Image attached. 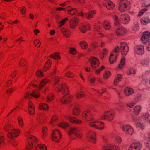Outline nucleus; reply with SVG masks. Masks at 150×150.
Listing matches in <instances>:
<instances>
[{
  "mask_svg": "<svg viewBox=\"0 0 150 150\" xmlns=\"http://www.w3.org/2000/svg\"><path fill=\"white\" fill-rule=\"evenodd\" d=\"M141 40L143 43L146 44L150 40V33L146 31L142 34Z\"/></svg>",
  "mask_w": 150,
  "mask_h": 150,
  "instance_id": "7",
  "label": "nucleus"
},
{
  "mask_svg": "<svg viewBox=\"0 0 150 150\" xmlns=\"http://www.w3.org/2000/svg\"><path fill=\"white\" fill-rule=\"evenodd\" d=\"M47 130V128L45 126L42 128V133L45 136L47 135V134L46 133Z\"/></svg>",
  "mask_w": 150,
  "mask_h": 150,
  "instance_id": "63",
  "label": "nucleus"
},
{
  "mask_svg": "<svg viewBox=\"0 0 150 150\" xmlns=\"http://www.w3.org/2000/svg\"><path fill=\"white\" fill-rule=\"evenodd\" d=\"M145 144L146 146L150 149V138H147L145 139Z\"/></svg>",
  "mask_w": 150,
  "mask_h": 150,
  "instance_id": "52",
  "label": "nucleus"
},
{
  "mask_svg": "<svg viewBox=\"0 0 150 150\" xmlns=\"http://www.w3.org/2000/svg\"><path fill=\"white\" fill-rule=\"evenodd\" d=\"M127 32V30L122 27H120L116 29L114 31V34L117 36H122L124 35Z\"/></svg>",
  "mask_w": 150,
  "mask_h": 150,
  "instance_id": "9",
  "label": "nucleus"
},
{
  "mask_svg": "<svg viewBox=\"0 0 150 150\" xmlns=\"http://www.w3.org/2000/svg\"><path fill=\"white\" fill-rule=\"evenodd\" d=\"M35 46L36 47H39L41 45V42L40 40L38 39L35 40L34 42Z\"/></svg>",
  "mask_w": 150,
  "mask_h": 150,
  "instance_id": "57",
  "label": "nucleus"
},
{
  "mask_svg": "<svg viewBox=\"0 0 150 150\" xmlns=\"http://www.w3.org/2000/svg\"><path fill=\"white\" fill-rule=\"evenodd\" d=\"M113 19L114 20V24L115 25H120L118 16L115 15H114L113 16Z\"/></svg>",
  "mask_w": 150,
  "mask_h": 150,
  "instance_id": "42",
  "label": "nucleus"
},
{
  "mask_svg": "<svg viewBox=\"0 0 150 150\" xmlns=\"http://www.w3.org/2000/svg\"><path fill=\"white\" fill-rule=\"evenodd\" d=\"M35 150H47V148L44 144H40L36 146Z\"/></svg>",
  "mask_w": 150,
  "mask_h": 150,
  "instance_id": "31",
  "label": "nucleus"
},
{
  "mask_svg": "<svg viewBox=\"0 0 150 150\" xmlns=\"http://www.w3.org/2000/svg\"><path fill=\"white\" fill-rule=\"evenodd\" d=\"M69 52L73 55H74L76 53V49L73 47L70 48Z\"/></svg>",
  "mask_w": 150,
  "mask_h": 150,
  "instance_id": "56",
  "label": "nucleus"
},
{
  "mask_svg": "<svg viewBox=\"0 0 150 150\" xmlns=\"http://www.w3.org/2000/svg\"><path fill=\"white\" fill-rule=\"evenodd\" d=\"M135 125L137 127L139 128L142 130H143L145 128L144 125L139 122H136Z\"/></svg>",
  "mask_w": 150,
  "mask_h": 150,
  "instance_id": "46",
  "label": "nucleus"
},
{
  "mask_svg": "<svg viewBox=\"0 0 150 150\" xmlns=\"http://www.w3.org/2000/svg\"><path fill=\"white\" fill-rule=\"evenodd\" d=\"M26 60L23 58L20 61L19 64V65L21 67L25 66V69H27L28 68V67L27 66H26Z\"/></svg>",
  "mask_w": 150,
  "mask_h": 150,
  "instance_id": "40",
  "label": "nucleus"
},
{
  "mask_svg": "<svg viewBox=\"0 0 150 150\" xmlns=\"http://www.w3.org/2000/svg\"><path fill=\"white\" fill-rule=\"evenodd\" d=\"M5 139L4 136H0V147H1L5 144Z\"/></svg>",
  "mask_w": 150,
  "mask_h": 150,
  "instance_id": "50",
  "label": "nucleus"
},
{
  "mask_svg": "<svg viewBox=\"0 0 150 150\" xmlns=\"http://www.w3.org/2000/svg\"><path fill=\"white\" fill-rule=\"evenodd\" d=\"M63 84L62 85H60L58 86L55 88V91L57 92H59L60 91H62V89Z\"/></svg>",
  "mask_w": 150,
  "mask_h": 150,
  "instance_id": "61",
  "label": "nucleus"
},
{
  "mask_svg": "<svg viewBox=\"0 0 150 150\" xmlns=\"http://www.w3.org/2000/svg\"><path fill=\"white\" fill-rule=\"evenodd\" d=\"M105 69V67L103 65L98 69L95 71V73L97 74H98L100 72L103 70Z\"/></svg>",
  "mask_w": 150,
  "mask_h": 150,
  "instance_id": "54",
  "label": "nucleus"
},
{
  "mask_svg": "<svg viewBox=\"0 0 150 150\" xmlns=\"http://www.w3.org/2000/svg\"><path fill=\"white\" fill-rule=\"evenodd\" d=\"M114 55L112 53L110 54L109 57V61L110 63L112 64L114 63L116 60V57H113Z\"/></svg>",
  "mask_w": 150,
  "mask_h": 150,
  "instance_id": "48",
  "label": "nucleus"
},
{
  "mask_svg": "<svg viewBox=\"0 0 150 150\" xmlns=\"http://www.w3.org/2000/svg\"><path fill=\"white\" fill-rule=\"evenodd\" d=\"M31 96L35 98H38L40 96L39 92L37 90L33 91L30 93Z\"/></svg>",
  "mask_w": 150,
  "mask_h": 150,
  "instance_id": "33",
  "label": "nucleus"
},
{
  "mask_svg": "<svg viewBox=\"0 0 150 150\" xmlns=\"http://www.w3.org/2000/svg\"><path fill=\"white\" fill-rule=\"evenodd\" d=\"M123 131L126 132L127 134L131 135L134 132V130L133 128L130 126H124L122 128Z\"/></svg>",
  "mask_w": 150,
  "mask_h": 150,
  "instance_id": "18",
  "label": "nucleus"
},
{
  "mask_svg": "<svg viewBox=\"0 0 150 150\" xmlns=\"http://www.w3.org/2000/svg\"><path fill=\"white\" fill-rule=\"evenodd\" d=\"M96 13V11L95 10H90L88 11L87 13L80 12L79 13V15L82 16L83 18L89 19L93 18V16L95 15Z\"/></svg>",
  "mask_w": 150,
  "mask_h": 150,
  "instance_id": "3",
  "label": "nucleus"
},
{
  "mask_svg": "<svg viewBox=\"0 0 150 150\" xmlns=\"http://www.w3.org/2000/svg\"><path fill=\"white\" fill-rule=\"evenodd\" d=\"M134 92V90L133 89L128 87H125L124 90V93L127 96L132 94Z\"/></svg>",
  "mask_w": 150,
  "mask_h": 150,
  "instance_id": "23",
  "label": "nucleus"
},
{
  "mask_svg": "<svg viewBox=\"0 0 150 150\" xmlns=\"http://www.w3.org/2000/svg\"><path fill=\"white\" fill-rule=\"evenodd\" d=\"M88 125L90 127L100 130L103 129L104 127L103 123L100 121H96L89 122H88Z\"/></svg>",
  "mask_w": 150,
  "mask_h": 150,
  "instance_id": "1",
  "label": "nucleus"
},
{
  "mask_svg": "<svg viewBox=\"0 0 150 150\" xmlns=\"http://www.w3.org/2000/svg\"><path fill=\"white\" fill-rule=\"evenodd\" d=\"M80 45L82 48L83 49H87L88 47V44L84 41H81L80 43Z\"/></svg>",
  "mask_w": 150,
  "mask_h": 150,
  "instance_id": "44",
  "label": "nucleus"
},
{
  "mask_svg": "<svg viewBox=\"0 0 150 150\" xmlns=\"http://www.w3.org/2000/svg\"><path fill=\"white\" fill-rule=\"evenodd\" d=\"M110 23L108 21H105L103 23V26L104 28L107 30H110L111 29V26L110 25Z\"/></svg>",
  "mask_w": 150,
  "mask_h": 150,
  "instance_id": "28",
  "label": "nucleus"
},
{
  "mask_svg": "<svg viewBox=\"0 0 150 150\" xmlns=\"http://www.w3.org/2000/svg\"><path fill=\"white\" fill-rule=\"evenodd\" d=\"M49 81L48 79H44L42 80L40 83L38 88L40 90H41L45 85Z\"/></svg>",
  "mask_w": 150,
  "mask_h": 150,
  "instance_id": "27",
  "label": "nucleus"
},
{
  "mask_svg": "<svg viewBox=\"0 0 150 150\" xmlns=\"http://www.w3.org/2000/svg\"><path fill=\"white\" fill-rule=\"evenodd\" d=\"M61 31L62 33H63L64 35L65 36L67 37H69L70 35L67 33L68 31L67 30L64 28H62L61 30Z\"/></svg>",
  "mask_w": 150,
  "mask_h": 150,
  "instance_id": "43",
  "label": "nucleus"
},
{
  "mask_svg": "<svg viewBox=\"0 0 150 150\" xmlns=\"http://www.w3.org/2000/svg\"><path fill=\"white\" fill-rule=\"evenodd\" d=\"M89 26L88 25H83L80 28V30L83 33H85L86 31L89 29Z\"/></svg>",
  "mask_w": 150,
  "mask_h": 150,
  "instance_id": "35",
  "label": "nucleus"
},
{
  "mask_svg": "<svg viewBox=\"0 0 150 150\" xmlns=\"http://www.w3.org/2000/svg\"><path fill=\"white\" fill-rule=\"evenodd\" d=\"M66 10L68 12V13L70 15H73L77 12V10L75 8H73L70 6L66 8Z\"/></svg>",
  "mask_w": 150,
  "mask_h": 150,
  "instance_id": "29",
  "label": "nucleus"
},
{
  "mask_svg": "<svg viewBox=\"0 0 150 150\" xmlns=\"http://www.w3.org/2000/svg\"><path fill=\"white\" fill-rule=\"evenodd\" d=\"M74 134L76 137L79 138H81L82 137V133L78 130H77L76 132Z\"/></svg>",
  "mask_w": 150,
  "mask_h": 150,
  "instance_id": "53",
  "label": "nucleus"
},
{
  "mask_svg": "<svg viewBox=\"0 0 150 150\" xmlns=\"http://www.w3.org/2000/svg\"><path fill=\"white\" fill-rule=\"evenodd\" d=\"M140 118L143 121L150 123V115L148 113H145L142 114L140 116Z\"/></svg>",
  "mask_w": 150,
  "mask_h": 150,
  "instance_id": "20",
  "label": "nucleus"
},
{
  "mask_svg": "<svg viewBox=\"0 0 150 150\" xmlns=\"http://www.w3.org/2000/svg\"><path fill=\"white\" fill-rule=\"evenodd\" d=\"M51 63L52 61L50 60H48L44 66L43 69V71H46L49 70L50 68Z\"/></svg>",
  "mask_w": 150,
  "mask_h": 150,
  "instance_id": "25",
  "label": "nucleus"
},
{
  "mask_svg": "<svg viewBox=\"0 0 150 150\" xmlns=\"http://www.w3.org/2000/svg\"><path fill=\"white\" fill-rule=\"evenodd\" d=\"M69 23L70 28L74 29L78 23V18L76 17L72 18L70 21Z\"/></svg>",
  "mask_w": 150,
  "mask_h": 150,
  "instance_id": "19",
  "label": "nucleus"
},
{
  "mask_svg": "<svg viewBox=\"0 0 150 150\" xmlns=\"http://www.w3.org/2000/svg\"><path fill=\"white\" fill-rule=\"evenodd\" d=\"M111 75V73L110 71L108 70H106L104 72L103 74V78L105 79H107Z\"/></svg>",
  "mask_w": 150,
  "mask_h": 150,
  "instance_id": "37",
  "label": "nucleus"
},
{
  "mask_svg": "<svg viewBox=\"0 0 150 150\" xmlns=\"http://www.w3.org/2000/svg\"><path fill=\"white\" fill-rule=\"evenodd\" d=\"M140 22L142 25H145L150 23V19L148 16H144L140 19Z\"/></svg>",
  "mask_w": 150,
  "mask_h": 150,
  "instance_id": "22",
  "label": "nucleus"
},
{
  "mask_svg": "<svg viewBox=\"0 0 150 150\" xmlns=\"http://www.w3.org/2000/svg\"><path fill=\"white\" fill-rule=\"evenodd\" d=\"M114 113L112 111H108L105 112L103 115L101 117L102 120H106L111 121L114 118Z\"/></svg>",
  "mask_w": 150,
  "mask_h": 150,
  "instance_id": "5",
  "label": "nucleus"
},
{
  "mask_svg": "<svg viewBox=\"0 0 150 150\" xmlns=\"http://www.w3.org/2000/svg\"><path fill=\"white\" fill-rule=\"evenodd\" d=\"M147 10V8H144L143 9H141L139 12L138 14V16H140L142 15Z\"/></svg>",
  "mask_w": 150,
  "mask_h": 150,
  "instance_id": "59",
  "label": "nucleus"
},
{
  "mask_svg": "<svg viewBox=\"0 0 150 150\" xmlns=\"http://www.w3.org/2000/svg\"><path fill=\"white\" fill-rule=\"evenodd\" d=\"M65 76L67 77L70 78H73L74 75L71 72H67L65 74Z\"/></svg>",
  "mask_w": 150,
  "mask_h": 150,
  "instance_id": "55",
  "label": "nucleus"
},
{
  "mask_svg": "<svg viewBox=\"0 0 150 150\" xmlns=\"http://www.w3.org/2000/svg\"><path fill=\"white\" fill-rule=\"evenodd\" d=\"M68 19V18H65L61 20L60 22L59 27H61L64 24L66 21Z\"/></svg>",
  "mask_w": 150,
  "mask_h": 150,
  "instance_id": "62",
  "label": "nucleus"
},
{
  "mask_svg": "<svg viewBox=\"0 0 150 150\" xmlns=\"http://www.w3.org/2000/svg\"><path fill=\"white\" fill-rule=\"evenodd\" d=\"M125 9L127 10V7H125V6L124 5L122 2H121L119 5V10L121 12H124Z\"/></svg>",
  "mask_w": 150,
  "mask_h": 150,
  "instance_id": "45",
  "label": "nucleus"
},
{
  "mask_svg": "<svg viewBox=\"0 0 150 150\" xmlns=\"http://www.w3.org/2000/svg\"><path fill=\"white\" fill-rule=\"evenodd\" d=\"M90 62L91 66L93 69H96L99 66L100 62L98 59L93 57L90 58Z\"/></svg>",
  "mask_w": 150,
  "mask_h": 150,
  "instance_id": "10",
  "label": "nucleus"
},
{
  "mask_svg": "<svg viewBox=\"0 0 150 150\" xmlns=\"http://www.w3.org/2000/svg\"><path fill=\"white\" fill-rule=\"evenodd\" d=\"M77 130V129L74 127L70 128L68 130V134L69 135H70L73 134H75V133L76 132Z\"/></svg>",
  "mask_w": 150,
  "mask_h": 150,
  "instance_id": "39",
  "label": "nucleus"
},
{
  "mask_svg": "<svg viewBox=\"0 0 150 150\" xmlns=\"http://www.w3.org/2000/svg\"><path fill=\"white\" fill-rule=\"evenodd\" d=\"M18 121L20 125L22 127L23 126L24 124L23 120L21 117H18Z\"/></svg>",
  "mask_w": 150,
  "mask_h": 150,
  "instance_id": "60",
  "label": "nucleus"
},
{
  "mask_svg": "<svg viewBox=\"0 0 150 150\" xmlns=\"http://www.w3.org/2000/svg\"><path fill=\"white\" fill-rule=\"evenodd\" d=\"M28 144L27 145V148L29 150L32 148L33 145L38 142V139L35 136L30 135L28 138Z\"/></svg>",
  "mask_w": 150,
  "mask_h": 150,
  "instance_id": "2",
  "label": "nucleus"
},
{
  "mask_svg": "<svg viewBox=\"0 0 150 150\" xmlns=\"http://www.w3.org/2000/svg\"><path fill=\"white\" fill-rule=\"evenodd\" d=\"M58 126L62 128H65L68 127L69 125L68 123L63 122L60 123L58 125Z\"/></svg>",
  "mask_w": 150,
  "mask_h": 150,
  "instance_id": "47",
  "label": "nucleus"
},
{
  "mask_svg": "<svg viewBox=\"0 0 150 150\" xmlns=\"http://www.w3.org/2000/svg\"><path fill=\"white\" fill-rule=\"evenodd\" d=\"M98 43L96 42H93L91 44V46L93 50H96L98 48Z\"/></svg>",
  "mask_w": 150,
  "mask_h": 150,
  "instance_id": "51",
  "label": "nucleus"
},
{
  "mask_svg": "<svg viewBox=\"0 0 150 150\" xmlns=\"http://www.w3.org/2000/svg\"><path fill=\"white\" fill-rule=\"evenodd\" d=\"M63 88L62 89V94L64 95H68L69 93V88L66 85L65 83H63Z\"/></svg>",
  "mask_w": 150,
  "mask_h": 150,
  "instance_id": "24",
  "label": "nucleus"
},
{
  "mask_svg": "<svg viewBox=\"0 0 150 150\" xmlns=\"http://www.w3.org/2000/svg\"><path fill=\"white\" fill-rule=\"evenodd\" d=\"M86 139L88 141L95 143L96 142L95 133L93 132H89L88 133Z\"/></svg>",
  "mask_w": 150,
  "mask_h": 150,
  "instance_id": "13",
  "label": "nucleus"
},
{
  "mask_svg": "<svg viewBox=\"0 0 150 150\" xmlns=\"http://www.w3.org/2000/svg\"><path fill=\"white\" fill-rule=\"evenodd\" d=\"M20 130L19 129H14L11 130L10 132L8 134V136L9 138L12 139L14 137L18 136L20 133Z\"/></svg>",
  "mask_w": 150,
  "mask_h": 150,
  "instance_id": "14",
  "label": "nucleus"
},
{
  "mask_svg": "<svg viewBox=\"0 0 150 150\" xmlns=\"http://www.w3.org/2000/svg\"><path fill=\"white\" fill-rule=\"evenodd\" d=\"M62 138V135L58 129L55 130L52 133V138L53 140L58 142Z\"/></svg>",
  "mask_w": 150,
  "mask_h": 150,
  "instance_id": "8",
  "label": "nucleus"
},
{
  "mask_svg": "<svg viewBox=\"0 0 150 150\" xmlns=\"http://www.w3.org/2000/svg\"><path fill=\"white\" fill-rule=\"evenodd\" d=\"M12 128V125L9 123L6 124L4 127L3 130L5 132H8L11 130Z\"/></svg>",
  "mask_w": 150,
  "mask_h": 150,
  "instance_id": "38",
  "label": "nucleus"
},
{
  "mask_svg": "<svg viewBox=\"0 0 150 150\" xmlns=\"http://www.w3.org/2000/svg\"><path fill=\"white\" fill-rule=\"evenodd\" d=\"M141 147L142 145L140 143L135 142L130 145L129 150H140Z\"/></svg>",
  "mask_w": 150,
  "mask_h": 150,
  "instance_id": "16",
  "label": "nucleus"
},
{
  "mask_svg": "<svg viewBox=\"0 0 150 150\" xmlns=\"http://www.w3.org/2000/svg\"><path fill=\"white\" fill-rule=\"evenodd\" d=\"M36 75L38 77H42L43 76V72L42 71L38 70L36 73Z\"/></svg>",
  "mask_w": 150,
  "mask_h": 150,
  "instance_id": "58",
  "label": "nucleus"
},
{
  "mask_svg": "<svg viewBox=\"0 0 150 150\" xmlns=\"http://www.w3.org/2000/svg\"><path fill=\"white\" fill-rule=\"evenodd\" d=\"M120 1H122V3L125 6V7H127V10L130 9V2L127 0H120Z\"/></svg>",
  "mask_w": 150,
  "mask_h": 150,
  "instance_id": "41",
  "label": "nucleus"
},
{
  "mask_svg": "<svg viewBox=\"0 0 150 150\" xmlns=\"http://www.w3.org/2000/svg\"><path fill=\"white\" fill-rule=\"evenodd\" d=\"M39 108L40 110H47L49 109V106L45 103H42L39 104Z\"/></svg>",
  "mask_w": 150,
  "mask_h": 150,
  "instance_id": "30",
  "label": "nucleus"
},
{
  "mask_svg": "<svg viewBox=\"0 0 150 150\" xmlns=\"http://www.w3.org/2000/svg\"><path fill=\"white\" fill-rule=\"evenodd\" d=\"M49 57L56 60H59L61 58V57L59 55V53L58 52H56L54 54H51Z\"/></svg>",
  "mask_w": 150,
  "mask_h": 150,
  "instance_id": "36",
  "label": "nucleus"
},
{
  "mask_svg": "<svg viewBox=\"0 0 150 150\" xmlns=\"http://www.w3.org/2000/svg\"><path fill=\"white\" fill-rule=\"evenodd\" d=\"M28 111L29 114L31 115H34L35 113V106L31 100H29L28 102Z\"/></svg>",
  "mask_w": 150,
  "mask_h": 150,
  "instance_id": "17",
  "label": "nucleus"
},
{
  "mask_svg": "<svg viewBox=\"0 0 150 150\" xmlns=\"http://www.w3.org/2000/svg\"><path fill=\"white\" fill-rule=\"evenodd\" d=\"M120 50L122 54L126 56L129 50V47L128 45L125 42H121L120 43Z\"/></svg>",
  "mask_w": 150,
  "mask_h": 150,
  "instance_id": "6",
  "label": "nucleus"
},
{
  "mask_svg": "<svg viewBox=\"0 0 150 150\" xmlns=\"http://www.w3.org/2000/svg\"><path fill=\"white\" fill-rule=\"evenodd\" d=\"M104 5L109 10H112L115 7L114 3L110 0H106L104 1Z\"/></svg>",
  "mask_w": 150,
  "mask_h": 150,
  "instance_id": "15",
  "label": "nucleus"
},
{
  "mask_svg": "<svg viewBox=\"0 0 150 150\" xmlns=\"http://www.w3.org/2000/svg\"><path fill=\"white\" fill-rule=\"evenodd\" d=\"M69 120L71 122L75 124H80L82 123V121L81 120L78 119L75 117H69Z\"/></svg>",
  "mask_w": 150,
  "mask_h": 150,
  "instance_id": "21",
  "label": "nucleus"
},
{
  "mask_svg": "<svg viewBox=\"0 0 150 150\" xmlns=\"http://www.w3.org/2000/svg\"><path fill=\"white\" fill-rule=\"evenodd\" d=\"M80 112V110L79 108V106L78 105H75L73 109V113L74 116L78 115Z\"/></svg>",
  "mask_w": 150,
  "mask_h": 150,
  "instance_id": "26",
  "label": "nucleus"
},
{
  "mask_svg": "<svg viewBox=\"0 0 150 150\" xmlns=\"http://www.w3.org/2000/svg\"><path fill=\"white\" fill-rule=\"evenodd\" d=\"M134 53L139 55H142L144 52V46L142 45H137L134 48Z\"/></svg>",
  "mask_w": 150,
  "mask_h": 150,
  "instance_id": "11",
  "label": "nucleus"
},
{
  "mask_svg": "<svg viewBox=\"0 0 150 150\" xmlns=\"http://www.w3.org/2000/svg\"><path fill=\"white\" fill-rule=\"evenodd\" d=\"M38 122L41 125L43 124L46 121L45 119H43L42 117L39 118L38 120Z\"/></svg>",
  "mask_w": 150,
  "mask_h": 150,
  "instance_id": "64",
  "label": "nucleus"
},
{
  "mask_svg": "<svg viewBox=\"0 0 150 150\" xmlns=\"http://www.w3.org/2000/svg\"><path fill=\"white\" fill-rule=\"evenodd\" d=\"M125 59L124 57H122L120 60V63L118 66V68L121 69L125 64Z\"/></svg>",
  "mask_w": 150,
  "mask_h": 150,
  "instance_id": "34",
  "label": "nucleus"
},
{
  "mask_svg": "<svg viewBox=\"0 0 150 150\" xmlns=\"http://www.w3.org/2000/svg\"><path fill=\"white\" fill-rule=\"evenodd\" d=\"M72 95H69L67 98H66V104L70 103L72 100Z\"/></svg>",
  "mask_w": 150,
  "mask_h": 150,
  "instance_id": "49",
  "label": "nucleus"
},
{
  "mask_svg": "<svg viewBox=\"0 0 150 150\" xmlns=\"http://www.w3.org/2000/svg\"><path fill=\"white\" fill-rule=\"evenodd\" d=\"M82 117L84 120L88 121L93 120L94 119V117L92 113L88 110L83 112Z\"/></svg>",
  "mask_w": 150,
  "mask_h": 150,
  "instance_id": "4",
  "label": "nucleus"
},
{
  "mask_svg": "<svg viewBox=\"0 0 150 150\" xmlns=\"http://www.w3.org/2000/svg\"><path fill=\"white\" fill-rule=\"evenodd\" d=\"M130 19L129 16L128 14H125L120 16V21L124 24H126L129 23Z\"/></svg>",
  "mask_w": 150,
  "mask_h": 150,
  "instance_id": "12",
  "label": "nucleus"
},
{
  "mask_svg": "<svg viewBox=\"0 0 150 150\" xmlns=\"http://www.w3.org/2000/svg\"><path fill=\"white\" fill-rule=\"evenodd\" d=\"M141 107L140 105L135 106L133 109V113L136 114H139L141 111Z\"/></svg>",
  "mask_w": 150,
  "mask_h": 150,
  "instance_id": "32",
  "label": "nucleus"
}]
</instances>
